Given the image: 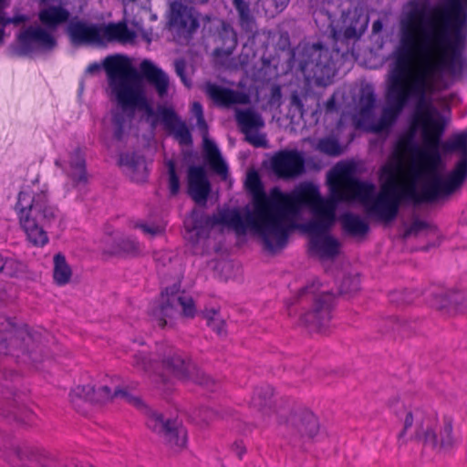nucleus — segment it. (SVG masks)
<instances>
[{
    "label": "nucleus",
    "mask_w": 467,
    "mask_h": 467,
    "mask_svg": "<svg viewBox=\"0 0 467 467\" xmlns=\"http://www.w3.org/2000/svg\"><path fill=\"white\" fill-rule=\"evenodd\" d=\"M420 444L431 448L437 452H445L453 449L457 440L453 434V420L451 417L438 418L435 414L431 421L421 427Z\"/></svg>",
    "instance_id": "obj_18"
},
{
    "label": "nucleus",
    "mask_w": 467,
    "mask_h": 467,
    "mask_svg": "<svg viewBox=\"0 0 467 467\" xmlns=\"http://www.w3.org/2000/svg\"><path fill=\"white\" fill-rule=\"evenodd\" d=\"M376 105V95L371 86L363 87L360 89L357 104L358 112L354 116V122L357 128H363L370 122Z\"/></svg>",
    "instance_id": "obj_33"
},
{
    "label": "nucleus",
    "mask_w": 467,
    "mask_h": 467,
    "mask_svg": "<svg viewBox=\"0 0 467 467\" xmlns=\"http://www.w3.org/2000/svg\"><path fill=\"white\" fill-rule=\"evenodd\" d=\"M168 19L170 28L185 38L192 37L199 27V21L193 9L181 1H173L170 4Z\"/></svg>",
    "instance_id": "obj_24"
},
{
    "label": "nucleus",
    "mask_w": 467,
    "mask_h": 467,
    "mask_svg": "<svg viewBox=\"0 0 467 467\" xmlns=\"http://www.w3.org/2000/svg\"><path fill=\"white\" fill-rule=\"evenodd\" d=\"M155 260L159 265L162 266H166L167 263H172V257L170 253H158L155 255Z\"/></svg>",
    "instance_id": "obj_62"
},
{
    "label": "nucleus",
    "mask_w": 467,
    "mask_h": 467,
    "mask_svg": "<svg viewBox=\"0 0 467 467\" xmlns=\"http://www.w3.org/2000/svg\"><path fill=\"white\" fill-rule=\"evenodd\" d=\"M245 185L254 203V213H246L247 223L258 233L265 251L275 254L283 250L287 244L290 231L296 228V222L301 212L303 198L300 186L293 197L275 187L269 198L254 170L248 171Z\"/></svg>",
    "instance_id": "obj_3"
},
{
    "label": "nucleus",
    "mask_w": 467,
    "mask_h": 467,
    "mask_svg": "<svg viewBox=\"0 0 467 467\" xmlns=\"http://www.w3.org/2000/svg\"><path fill=\"white\" fill-rule=\"evenodd\" d=\"M202 317L206 320L207 326L211 327L217 335H226V324L224 318H223L219 313V310L215 308L206 309L202 313Z\"/></svg>",
    "instance_id": "obj_48"
},
{
    "label": "nucleus",
    "mask_w": 467,
    "mask_h": 467,
    "mask_svg": "<svg viewBox=\"0 0 467 467\" xmlns=\"http://www.w3.org/2000/svg\"><path fill=\"white\" fill-rule=\"evenodd\" d=\"M65 32L74 47L100 44L99 25L88 23L78 16L68 21Z\"/></svg>",
    "instance_id": "obj_27"
},
{
    "label": "nucleus",
    "mask_w": 467,
    "mask_h": 467,
    "mask_svg": "<svg viewBox=\"0 0 467 467\" xmlns=\"http://www.w3.org/2000/svg\"><path fill=\"white\" fill-rule=\"evenodd\" d=\"M429 228H431V226L427 222L421 221L420 219H415V220H413V222L411 223L410 227L405 230L402 237L404 239H407L410 236L417 235L420 232L428 230Z\"/></svg>",
    "instance_id": "obj_56"
},
{
    "label": "nucleus",
    "mask_w": 467,
    "mask_h": 467,
    "mask_svg": "<svg viewBox=\"0 0 467 467\" xmlns=\"http://www.w3.org/2000/svg\"><path fill=\"white\" fill-rule=\"evenodd\" d=\"M16 210L28 241L36 246L45 245L48 242L47 230L58 217V210L50 202L47 190L21 191Z\"/></svg>",
    "instance_id": "obj_8"
},
{
    "label": "nucleus",
    "mask_w": 467,
    "mask_h": 467,
    "mask_svg": "<svg viewBox=\"0 0 467 467\" xmlns=\"http://www.w3.org/2000/svg\"><path fill=\"white\" fill-rule=\"evenodd\" d=\"M431 305L444 316L467 312V295L460 290L440 289L432 293Z\"/></svg>",
    "instance_id": "obj_26"
},
{
    "label": "nucleus",
    "mask_w": 467,
    "mask_h": 467,
    "mask_svg": "<svg viewBox=\"0 0 467 467\" xmlns=\"http://www.w3.org/2000/svg\"><path fill=\"white\" fill-rule=\"evenodd\" d=\"M0 274L11 278H17L26 272V265L24 262L13 258L5 257L0 254Z\"/></svg>",
    "instance_id": "obj_45"
},
{
    "label": "nucleus",
    "mask_w": 467,
    "mask_h": 467,
    "mask_svg": "<svg viewBox=\"0 0 467 467\" xmlns=\"http://www.w3.org/2000/svg\"><path fill=\"white\" fill-rule=\"evenodd\" d=\"M188 192L192 199L200 205H205L211 184L203 166L192 165L187 171Z\"/></svg>",
    "instance_id": "obj_31"
},
{
    "label": "nucleus",
    "mask_w": 467,
    "mask_h": 467,
    "mask_svg": "<svg viewBox=\"0 0 467 467\" xmlns=\"http://www.w3.org/2000/svg\"><path fill=\"white\" fill-rule=\"evenodd\" d=\"M127 121L128 119L124 112L118 111L113 114L112 123L114 125V138L117 140H123Z\"/></svg>",
    "instance_id": "obj_54"
},
{
    "label": "nucleus",
    "mask_w": 467,
    "mask_h": 467,
    "mask_svg": "<svg viewBox=\"0 0 467 467\" xmlns=\"http://www.w3.org/2000/svg\"><path fill=\"white\" fill-rule=\"evenodd\" d=\"M67 175L74 184L87 182L88 181L86 161L84 154L79 148H77L70 154Z\"/></svg>",
    "instance_id": "obj_41"
},
{
    "label": "nucleus",
    "mask_w": 467,
    "mask_h": 467,
    "mask_svg": "<svg viewBox=\"0 0 467 467\" xmlns=\"http://www.w3.org/2000/svg\"><path fill=\"white\" fill-rule=\"evenodd\" d=\"M102 243V254L107 257H136L141 254L140 243L127 236L109 235L105 237Z\"/></svg>",
    "instance_id": "obj_29"
},
{
    "label": "nucleus",
    "mask_w": 467,
    "mask_h": 467,
    "mask_svg": "<svg viewBox=\"0 0 467 467\" xmlns=\"http://www.w3.org/2000/svg\"><path fill=\"white\" fill-rule=\"evenodd\" d=\"M232 451L241 460L246 453V446L243 441H236L232 445Z\"/></svg>",
    "instance_id": "obj_60"
},
{
    "label": "nucleus",
    "mask_w": 467,
    "mask_h": 467,
    "mask_svg": "<svg viewBox=\"0 0 467 467\" xmlns=\"http://www.w3.org/2000/svg\"><path fill=\"white\" fill-rule=\"evenodd\" d=\"M232 5L237 12L238 26L241 30L249 36H254L257 33L256 19L247 0H232Z\"/></svg>",
    "instance_id": "obj_37"
},
{
    "label": "nucleus",
    "mask_w": 467,
    "mask_h": 467,
    "mask_svg": "<svg viewBox=\"0 0 467 467\" xmlns=\"http://www.w3.org/2000/svg\"><path fill=\"white\" fill-rule=\"evenodd\" d=\"M70 401L75 409L86 414L87 410L84 408L85 402L92 404H104L114 398V392L108 386H99L96 388L93 385H78L75 387L70 394Z\"/></svg>",
    "instance_id": "obj_25"
},
{
    "label": "nucleus",
    "mask_w": 467,
    "mask_h": 467,
    "mask_svg": "<svg viewBox=\"0 0 467 467\" xmlns=\"http://www.w3.org/2000/svg\"><path fill=\"white\" fill-rule=\"evenodd\" d=\"M300 195L303 204L309 207L314 219L306 224V230L315 234L309 243L313 253L322 258H333L339 253L338 241L326 234L336 222V211L338 204L346 198V194L337 185L331 186V196L323 198L318 187L311 182L300 185Z\"/></svg>",
    "instance_id": "obj_6"
},
{
    "label": "nucleus",
    "mask_w": 467,
    "mask_h": 467,
    "mask_svg": "<svg viewBox=\"0 0 467 467\" xmlns=\"http://www.w3.org/2000/svg\"><path fill=\"white\" fill-rule=\"evenodd\" d=\"M224 416V411L210 408L207 406H201L195 409L193 411L194 419L204 424H209L210 422L214 421L218 419H223Z\"/></svg>",
    "instance_id": "obj_49"
},
{
    "label": "nucleus",
    "mask_w": 467,
    "mask_h": 467,
    "mask_svg": "<svg viewBox=\"0 0 467 467\" xmlns=\"http://www.w3.org/2000/svg\"><path fill=\"white\" fill-rule=\"evenodd\" d=\"M290 68L297 67L307 80L326 86L334 76L331 54L321 43L299 45L290 51Z\"/></svg>",
    "instance_id": "obj_12"
},
{
    "label": "nucleus",
    "mask_w": 467,
    "mask_h": 467,
    "mask_svg": "<svg viewBox=\"0 0 467 467\" xmlns=\"http://www.w3.org/2000/svg\"><path fill=\"white\" fill-rule=\"evenodd\" d=\"M100 44L103 40L112 41L115 39H129L133 36L125 24H109L108 26H99Z\"/></svg>",
    "instance_id": "obj_44"
},
{
    "label": "nucleus",
    "mask_w": 467,
    "mask_h": 467,
    "mask_svg": "<svg viewBox=\"0 0 467 467\" xmlns=\"http://www.w3.org/2000/svg\"><path fill=\"white\" fill-rule=\"evenodd\" d=\"M360 289V278L358 275H346L340 284L339 293L349 296H354Z\"/></svg>",
    "instance_id": "obj_53"
},
{
    "label": "nucleus",
    "mask_w": 467,
    "mask_h": 467,
    "mask_svg": "<svg viewBox=\"0 0 467 467\" xmlns=\"http://www.w3.org/2000/svg\"><path fill=\"white\" fill-rule=\"evenodd\" d=\"M441 150L444 154L460 151L462 157L455 168L447 176L441 173L445 168L441 150L425 151L428 175L420 190H410V200L416 205L434 203L440 200L448 199L457 192L467 180V130L452 135L443 141Z\"/></svg>",
    "instance_id": "obj_5"
},
{
    "label": "nucleus",
    "mask_w": 467,
    "mask_h": 467,
    "mask_svg": "<svg viewBox=\"0 0 467 467\" xmlns=\"http://www.w3.org/2000/svg\"><path fill=\"white\" fill-rule=\"evenodd\" d=\"M114 398H122L129 404L134 406L135 408L141 410L145 415L147 416V410H151L149 408L144 401L139 396H134L130 393L127 389H116L114 390Z\"/></svg>",
    "instance_id": "obj_51"
},
{
    "label": "nucleus",
    "mask_w": 467,
    "mask_h": 467,
    "mask_svg": "<svg viewBox=\"0 0 467 467\" xmlns=\"http://www.w3.org/2000/svg\"><path fill=\"white\" fill-rule=\"evenodd\" d=\"M454 10L451 18L447 9L442 11V23L437 27L429 16L427 0H410L400 16V42L399 51L390 66L385 89L386 106L373 130L389 129L403 110L414 107L413 119L426 109L435 110L432 96L436 86L428 71L411 67L410 50L420 40L424 52L432 58H441V66L451 75H460L463 69L462 52L467 43V13L460 0H447Z\"/></svg>",
    "instance_id": "obj_1"
},
{
    "label": "nucleus",
    "mask_w": 467,
    "mask_h": 467,
    "mask_svg": "<svg viewBox=\"0 0 467 467\" xmlns=\"http://www.w3.org/2000/svg\"><path fill=\"white\" fill-rule=\"evenodd\" d=\"M146 425L171 452L180 453L186 449L188 433L181 420L147 410Z\"/></svg>",
    "instance_id": "obj_16"
},
{
    "label": "nucleus",
    "mask_w": 467,
    "mask_h": 467,
    "mask_svg": "<svg viewBox=\"0 0 467 467\" xmlns=\"http://www.w3.org/2000/svg\"><path fill=\"white\" fill-rule=\"evenodd\" d=\"M134 228L140 229L144 234H149L150 236H155L158 234H161L164 231V228L157 225V224H147L144 223H136L134 224Z\"/></svg>",
    "instance_id": "obj_57"
},
{
    "label": "nucleus",
    "mask_w": 467,
    "mask_h": 467,
    "mask_svg": "<svg viewBox=\"0 0 467 467\" xmlns=\"http://www.w3.org/2000/svg\"><path fill=\"white\" fill-rule=\"evenodd\" d=\"M260 2L265 10V13L270 16H274L275 14L281 12L288 4L289 0H260Z\"/></svg>",
    "instance_id": "obj_55"
},
{
    "label": "nucleus",
    "mask_w": 467,
    "mask_h": 467,
    "mask_svg": "<svg viewBox=\"0 0 467 467\" xmlns=\"http://www.w3.org/2000/svg\"><path fill=\"white\" fill-rule=\"evenodd\" d=\"M146 425L171 452L180 453L186 449L188 433L181 420L147 410Z\"/></svg>",
    "instance_id": "obj_17"
},
{
    "label": "nucleus",
    "mask_w": 467,
    "mask_h": 467,
    "mask_svg": "<svg viewBox=\"0 0 467 467\" xmlns=\"http://www.w3.org/2000/svg\"><path fill=\"white\" fill-rule=\"evenodd\" d=\"M109 86L123 111L131 115L136 109L143 110L152 129L161 122L158 112L149 103L141 85V76L134 67H128L121 62L119 56H109L104 63Z\"/></svg>",
    "instance_id": "obj_7"
},
{
    "label": "nucleus",
    "mask_w": 467,
    "mask_h": 467,
    "mask_svg": "<svg viewBox=\"0 0 467 467\" xmlns=\"http://www.w3.org/2000/svg\"><path fill=\"white\" fill-rule=\"evenodd\" d=\"M17 44L10 47L16 57H26L36 50H52L57 46L55 37L40 26H28L16 36Z\"/></svg>",
    "instance_id": "obj_20"
},
{
    "label": "nucleus",
    "mask_w": 467,
    "mask_h": 467,
    "mask_svg": "<svg viewBox=\"0 0 467 467\" xmlns=\"http://www.w3.org/2000/svg\"><path fill=\"white\" fill-rule=\"evenodd\" d=\"M174 67L176 74L181 78L182 81L186 85L190 86L191 83L188 81L186 78V62L184 59H177L174 62Z\"/></svg>",
    "instance_id": "obj_59"
},
{
    "label": "nucleus",
    "mask_w": 467,
    "mask_h": 467,
    "mask_svg": "<svg viewBox=\"0 0 467 467\" xmlns=\"http://www.w3.org/2000/svg\"><path fill=\"white\" fill-rule=\"evenodd\" d=\"M214 41L217 46L213 56L216 62L223 64V60L228 58L237 47V33L230 23L222 20L216 30Z\"/></svg>",
    "instance_id": "obj_30"
},
{
    "label": "nucleus",
    "mask_w": 467,
    "mask_h": 467,
    "mask_svg": "<svg viewBox=\"0 0 467 467\" xmlns=\"http://www.w3.org/2000/svg\"><path fill=\"white\" fill-rule=\"evenodd\" d=\"M132 367L155 377L159 389H169L172 379L189 381L213 390L216 381L202 371L183 350L168 342H159L146 353L137 351L132 356Z\"/></svg>",
    "instance_id": "obj_4"
},
{
    "label": "nucleus",
    "mask_w": 467,
    "mask_h": 467,
    "mask_svg": "<svg viewBox=\"0 0 467 467\" xmlns=\"http://www.w3.org/2000/svg\"><path fill=\"white\" fill-rule=\"evenodd\" d=\"M342 19L344 25L343 36L346 39L359 38L368 24V16L362 14L357 8L342 12Z\"/></svg>",
    "instance_id": "obj_34"
},
{
    "label": "nucleus",
    "mask_w": 467,
    "mask_h": 467,
    "mask_svg": "<svg viewBox=\"0 0 467 467\" xmlns=\"http://www.w3.org/2000/svg\"><path fill=\"white\" fill-rule=\"evenodd\" d=\"M337 185L346 194V198L340 202H346L354 194L362 203L367 215L372 220L389 225L398 217L400 211L397 208V202L391 192L387 188H380L375 192L376 187L368 182H361L355 178H348L345 182L338 180H330L329 196H331V186Z\"/></svg>",
    "instance_id": "obj_9"
},
{
    "label": "nucleus",
    "mask_w": 467,
    "mask_h": 467,
    "mask_svg": "<svg viewBox=\"0 0 467 467\" xmlns=\"http://www.w3.org/2000/svg\"><path fill=\"white\" fill-rule=\"evenodd\" d=\"M317 149L329 156H339L342 153L338 140L331 137L319 140Z\"/></svg>",
    "instance_id": "obj_50"
},
{
    "label": "nucleus",
    "mask_w": 467,
    "mask_h": 467,
    "mask_svg": "<svg viewBox=\"0 0 467 467\" xmlns=\"http://www.w3.org/2000/svg\"><path fill=\"white\" fill-rule=\"evenodd\" d=\"M168 173V187L171 196H176L180 192V179L176 171V163L173 160L166 161Z\"/></svg>",
    "instance_id": "obj_52"
},
{
    "label": "nucleus",
    "mask_w": 467,
    "mask_h": 467,
    "mask_svg": "<svg viewBox=\"0 0 467 467\" xmlns=\"http://www.w3.org/2000/svg\"><path fill=\"white\" fill-rule=\"evenodd\" d=\"M119 165L126 168L130 178L136 182H145L148 177V169L143 156L137 153L120 154Z\"/></svg>",
    "instance_id": "obj_36"
},
{
    "label": "nucleus",
    "mask_w": 467,
    "mask_h": 467,
    "mask_svg": "<svg viewBox=\"0 0 467 467\" xmlns=\"http://www.w3.org/2000/svg\"><path fill=\"white\" fill-rule=\"evenodd\" d=\"M204 149L212 169L219 175L225 177L228 168L223 160L221 153L214 142L208 140L207 135L203 136Z\"/></svg>",
    "instance_id": "obj_42"
},
{
    "label": "nucleus",
    "mask_w": 467,
    "mask_h": 467,
    "mask_svg": "<svg viewBox=\"0 0 467 467\" xmlns=\"http://www.w3.org/2000/svg\"><path fill=\"white\" fill-rule=\"evenodd\" d=\"M387 405L392 414L401 423L402 428L398 434V441L402 443L409 440L420 443L421 441V427L431 421L434 413L425 410L422 408L406 403L398 396L389 399Z\"/></svg>",
    "instance_id": "obj_14"
},
{
    "label": "nucleus",
    "mask_w": 467,
    "mask_h": 467,
    "mask_svg": "<svg viewBox=\"0 0 467 467\" xmlns=\"http://www.w3.org/2000/svg\"><path fill=\"white\" fill-rule=\"evenodd\" d=\"M413 299V294L408 292H395L391 295V300L400 305L410 304Z\"/></svg>",
    "instance_id": "obj_58"
},
{
    "label": "nucleus",
    "mask_w": 467,
    "mask_h": 467,
    "mask_svg": "<svg viewBox=\"0 0 467 467\" xmlns=\"http://www.w3.org/2000/svg\"><path fill=\"white\" fill-rule=\"evenodd\" d=\"M140 68L141 75L155 88L159 97H165L168 93L169 88L168 75L148 59H145L140 63Z\"/></svg>",
    "instance_id": "obj_35"
},
{
    "label": "nucleus",
    "mask_w": 467,
    "mask_h": 467,
    "mask_svg": "<svg viewBox=\"0 0 467 467\" xmlns=\"http://www.w3.org/2000/svg\"><path fill=\"white\" fill-rule=\"evenodd\" d=\"M196 108L199 109L198 118H197V125H198L200 130L203 132V136H206L207 132H208V126L203 118L202 107V105H197Z\"/></svg>",
    "instance_id": "obj_61"
},
{
    "label": "nucleus",
    "mask_w": 467,
    "mask_h": 467,
    "mask_svg": "<svg viewBox=\"0 0 467 467\" xmlns=\"http://www.w3.org/2000/svg\"><path fill=\"white\" fill-rule=\"evenodd\" d=\"M340 223L344 233L351 237L363 238L369 232V224L359 214L347 212L340 216Z\"/></svg>",
    "instance_id": "obj_38"
},
{
    "label": "nucleus",
    "mask_w": 467,
    "mask_h": 467,
    "mask_svg": "<svg viewBox=\"0 0 467 467\" xmlns=\"http://www.w3.org/2000/svg\"><path fill=\"white\" fill-rule=\"evenodd\" d=\"M70 13L60 5H52L39 13V19L49 29H56L59 25L68 23Z\"/></svg>",
    "instance_id": "obj_40"
},
{
    "label": "nucleus",
    "mask_w": 467,
    "mask_h": 467,
    "mask_svg": "<svg viewBox=\"0 0 467 467\" xmlns=\"http://www.w3.org/2000/svg\"><path fill=\"white\" fill-rule=\"evenodd\" d=\"M158 117L165 130L171 134L180 145L191 146L192 144L190 130L173 108L159 106Z\"/></svg>",
    "instance_id": "obj_28"
},
{
    "label": "nucleus",
    "mask_w": 467,
    "mask_h": 467,
    "mask_svg": "<svg viewBox=\"0 0 467 467\" xmlns=\"http://www.w3.org/2000/svg\"><path fill=\"white\" fill-rule=\"evenodd\" d=\"M410 328V325L406 320H400L396 317H388L382 319L379 324V329L382 334L398 333L405 335Z\"/></svg>",
    "instance_id": "obj_46"
},
{
    "label": "nucleus",
    "mask_w": 467,
    "mask_h": 467,
    "mask_svg": "<svg viewBox=\"0 0 467 467\" xmlns=\"http://www.w3.org/2000/svg\"><path fill=\"white\" fill-rule=\"evenodd\" d=\"M274 173L281 179H294L305 171V158L297 150H283L275 152L270 159Z\"/></svg>",
    "instance_id": "obj_22"
},
{
    "label": "nucleus",
    "mask_w": 467,
    "mask_h": 467,
    "mask_svg": "<svg viewBox=\"0 0 467 467\" xmlns=\"http://www.w3.org/2000/svg\"><path fill=\"white\" fill-rule=\"evenodd\" d=\"M216 224H223L234 229L238 234H244L247 227L252 228L257 234L258 233L247 223L237 209L223 210L218 216H209L204 213L193 210L188 219L184 221L187 231L186 240L192 244V253L195 254H203L208 251V239L211 228Z\"/></svg>",
    "instance_id": "obj_10"
},
{
    "label": "nucleus",
    "mask_w": 467,
    "mask_h": 467,
    "mask_svg": "<svg viewBox=\"0 0 467 467\" xmlns=\"http://www.w3.org/2000/svg\"><path fill=\"white\" fill-rule=\"evenodd\" d=\"M54 269L53 278L57 285H65L70 282L72 270L67 263L66 257L61 253H57L53 257Z\"/></svg>",
    "instance_id": "obj_43"
},
{
    "label": "nucleus",
    "mask_w": 467,
    "mask_h": 467,
    "mask_svg": "<svg viewBox=\"0 0 467 467\" xmlns=\"http://www.w3.org/2000/svg\"><path fill=\"white\" fill-rule=\"evenodd\" d=\"M334 302V293L322 289L320 283L313 282L301 288L297 296L287 304V313L290 317L295 316L296 310L294 306L297 303L304 308L310 305L308 310L300 315L299 324L310 331L321 332L331 320Z\"/></svg>",
    "instance_id": "obj_11"
},
{
    "label": "nucleus",
    "mask_w": 467,
    "mask_h": 467,
    "mask_svg": "<svg viewBox=\"0 0 467 467\" xmlns=\"http://www.w3.org/2000/svg\"><path fill=\"white\" fill-rule=\"evenodd\" d=\"M313 17L317 27L327 33L336 34L334 27L335 16L332 15L330 10L325 7H319L314 10Z\"/></svg>",
    "instance_id": "obj_47"
},
{
    "label": "nucleus",
    "mask_w": 467,
    "mask_h": 467,
    "mask_svg": "<svg viewBox=\"0 0 467 467\" xmlns=\"http://www.w3.org/2000/svg\"><path fill=\"white\" fill-rule=\"evenodd\" d=\"M104 60H106V58ZM104 63H105V61H103L102 65H100L99 63L90 64L86 70L87 73L90 74V75L98 73L101 69L102 67H104Z\"/></svg>",
    "instance_id": "obj_64"
},
{
    "label": "nucleus",
    "mask_w": 467,
    "mask_h": 467,
    "mask_svg": "<svg viewBox=\"0 0 467 467\" xmlns=\"http://www.w3.org/2000/svg\"><path fill=\"white\" fill-rule=\"evenodd\" d=\"M380 180L383 181L380 188H387L392 192L393 198L397 202V208L400 211L403 200H410L409 192H400L397 185L396 170L393 166L386 164L380 169Z\"/></svg>",
    "instance_id": "obj_39"
},
{
    "label": "nucleus",
    "mask_w": 467,
    "mask_h": 467,
    "mask_svg": "<svg viewBox=\"0 0 467 467\" xmlns=\"http://www.w3.org/2000/svg\"><path fill=\"white\" fill-rule=\"evenodd\" d=\"M279 424L285 425L298 442L300 450L306 451V444L314 441L320 432L321 423L317 414L310 408L298 406L285 409Z\"/></svg>",
    "instance_id": "obj_15"
},
{
    "label": "nucleus",
    "mask_w": 467,
    "mask_h": 467,
    "mask_svg": "<svg viewBox=\"0 0 467 467\" xmlns=\"http://www.w3.org/2000/svg\"><path fill=\"white\" fill-rule=\"evenodd\" d=\"M326 112L331 113L337 110L336 104V96L332 95L325 103Z\"/></svg>",
    "instance_id": "obj_63"
},
{
    "label": "nucleus",
    "mask_w": 467,
    "mask_h": 467,
    "mask_svg": "<svg viewBox=\"0 0 467 467\" xmlns=\"http://www.w3.org/2000/svg\"><path fill=\"white\" fill-rule=\"evenodd\" d=\"M55 337L47 331L32 330L26 326L19 327L11 318L0 321V394L4 402L0 414L22 427L36 424V415L24 403L23 394L17 385L21 380L18 371L12 368L10 361L37 368L51 358Z\"/></svg>",
    "instance_id": "obj_2"
},
{
    "label": "nucleus",
    "mask_w": 467,
    "mask_h": 467,
    "mask_svg": "<svg viewBox=\"0 0 467 467\" xmlns=\"http://www.w3.org/2000/svg\"><path fill=\"white\" fill-rule=\"evenodd\" d=\"M148 313L155 326L164 328L173 327L178 317L193 318L197 308L193 298L174 284L161 291L159 299L151 305Z\"/></svg>",
    "instance_id": "obj_13"
},
{
    "label": "nucleus",
    "mask_w": 467,
    "mask_h": 467,
    "mask_svg": "<svg viewBox=\"0 0 467 467\" xmlns=\"http://www.w3.org/2000/svg\"><path fill=\"white\" fill-rule=\"evenodd\" d=\"M235 120L243 134L245 135V140L254 147L267 146V140L265 134L258 131L265 127V120L260 113L252 108L236 109Z\"/></svg>",
    "instance_id": "obj_23"
},
{
    "label": "nucleus",
    "mask_w": 467,
    "mask_h": 467,
    "mask_svg": "<svg viewBox=\"0 0 467 467\" xmlns=\"http://www.w3.org/2000/svg\"><path fill=\"white\" fill-rule=\"evenodd\" d=\"M249 405L259 413L263 421H268L275 414L277 422L288 407L287 401L275 399V389L270 385L255 387Z\"/></svg>",
    "instance_id": "obj_21"
},
{
    "label": "nucleus",
    "mask_w": 467,
    "mask_h": 467,
    "mask_svg": "<svg viewBox=\"0 0 467 467\" xmlns=\"http://www.w3.org/2000/svg\"><path fill=\"white\" fill-rule=\"evenodd\" d=\"M447 126V120L435 108V110L423 111L418 116V119H412L411 130L414 136L418 130H420L424 140L426 151L440 150L441 149V139L444 134Z\"/></svg>",
    "instance_id": "obj_19"
},
{
    "label": "nucleus",
    "mask_w": 467,
    "mask_h": 467,
    "mask_svg": "<svg viewBox=\"0 0 467 467\" xmlns=\"http://www.w3.org/2000/svg\"><path fill=\"white\" fill-rule=\"evenodd\" d=\"M205 92L218 107L229 108L233 105L249 102L246 94L211 82L206 84Z\"/></svg>",
    "instance_id": "obj_32"
}]
</instances>
